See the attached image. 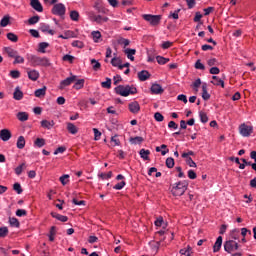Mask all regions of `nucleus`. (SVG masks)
<instances>
[{
  "label": "nucleus",
  "instance_id": "4468645a",
  "mask_svg": "<svg viewBox=\"0 0 256 256\" xmlns=\"http://www.w3.org/2000/svg\"><path fill=\"white\" fill-rule=\"evenodd\" d=\"M0 139L2 141H9L11 139V131L9 129H2L0 131Z\"/></svg>",
  "mask_w": 256,
  "mask_h": 256
},
{
  "label": "nucleus",
  "instance_id": "72a5a7b5",
  "mask_svg": "<svg viewBox=\"0 0 256 256\" xmlns=\"http://www.w3.org/2000/svg\"><path fill=\"white\" fill-rule=\"evenodd\" d=\"M34 147H45V138H37L35 141H34Z\"/></svg>",
  "mask_w": 256,
  "mask_h": 256
},
{
  "label": "nucleus",
  "instance_id": "2f4dec72",
  "mask_svg": "<svg viewBox=\"0 0 256 256\" xmlns=\"http://www.w3.org/2000/svg\"><path fill=\"white\" fill-rule=\"evenodd\" d=\"M49 47V43L47 42H40L38 44V53H46L45 49Z\"/></svg>",
  "mask_w": 256,
  "mask_h": 256
},
{
  "label": "nucleus",
  "instance_id": "de8ad7c7",
  "mask_svg": "<svg viewBox=\"0 0 256 256\" xmlns=\"http://www.w3.org/2000/svg\"><path fill=\"white\" fill-rule=\"evenodd\" d=\"M10 77H12V79H19L21 72H19V70H12L10 71Z\"/></svg>",
  "mask_w": 256,
  "mask_h": 256
},
{
  "label": "nucleus",
  "instance_id": "6e6d98bb",
  "mask_svg": "<svg viewBox=\"0 0 256 256\" xmlns=\"http://www.w3.org/2000/svg\"><path fill=\"white\" fill-rule=\"evenodd\" d=\"M60 183H62V185H67V183H69V175L64 174L63 176H61Z\"/></svg>",
  "mask_w": 256,
  "mask_h": 256
},
{
  "label": "nucleus",
  "instance_id": "58836bf2",
  "mask_svg": "<svg viewBox=\"0 0 256 256\" xmlns=\"http://www.w3.org/2000/svg\"><path fill=\"white\" fill-rule=\"evenodd\" d=\"M91 65L94 71H99V69H101V63H99V61H97L96 59L91 60Z\"/></svg>",
  "mask_w": 256,
  "mask_h": 256
},
{
  "label": "nucleus",
  "instance_id": "a211bd4d",
  "mask_svg": "<svg viewBox=\"0 0 256 256\" xmlns=\"http://www.w3.org/2000/svg\"><path fill=\"white\" fill-rule=\"evenodd\" d=\"M40 31H42V33H48L49 35H55V30H52L49 24H41Z\"/></svg>",
  "mask_w": 256,
  "mask_h": 256
},
{
  "label": "nucleus",
  "instance_id": "4d7b16f0",
  "mask_svg": "<svg viewBox=\"0 0 256 256\" xmlns=\"http://www.w3.org/2000/svg\"><path fill=\"white\" fill-rule=\"evenodd\" d=\"M0 25L2 27H7V25H9V16H4L0 21Z\"/></svg>",
  "mask_w": 256,
  "mask_h": 256
},
{
  "label": "nucleus",
  "instance_id": "a18cd8bd",
  "mask_svg": "<svg viewBox=\"0 0 256 256\" xmlns=\"http://www.w3.org/2000/svg\"><path fill=\"white\" fill-rule=\"evenodd\" d=\"M130 43H131V41H129V39H126V38L118 39V44L124 45V47H129Z\"/></svg>",
  "mask_w": 256,
  "mask_h": 256
},
{
  "label": "nucleus",
  "instance_id": "39448f33",
  "mask_svg": "<svg viewBox=\"0 0 256 256\" xmlns=\"http://www.w3.org/2000/svg\"><path fill=\"white\" fill-rule=\"evenodd\" d=\"M239 249V243L234 240H228L224 243V251L226 253H233V251H237Z\"/></svg>",
  "mask_w": 256,
  "mask_h": 256
},
{
  "label": "nucleus",
  "instance_id": "f3484780",
  "mask_svg": "<svg viewBox=\"0 0 256 256\" xmlns=\"http://www.w3.org/2000/svg\"><path fill=\"white\" fill-rule=\"evenodd\" d=\"M51 216L54 219H57L58 221H61L62 223H67V221H69V217L67 216H63L57 212H51Z\"/></svg>",
  "mask_w": 256,
  "mask_h": 256
},
{
  "label": "nucleus",
  "instance_id": "e2e57ef3",
  "mask_svg": "<svg viewBox=\"0 0 256 256\" xmlns=\"http://www.w3.org/2000/svg\"><path fill=\"white\" fill-rule=\"evenodd\" d=\"M186 163L187 165H189V167H197V164L195 163V161H193V158L191 157H188L186 159Z\"/></svg>",
  "mask_w": 256,
  "mask_h": 256
},
{
  "label": "nucleus",
  "instance_id": "2eb2a0df",
  "mask_svg": "<svg viewBox=\"0 0 256 256\" xmlns=\"http://www.w3.org/2000/svg\"><path fill=\"white\" fill-rule=\"evenodd\" d=\"M40 125L43 129H53V127H55V121L51 120H42L40 122Z\"/></svg>",
  "mask_w": 256,
  "mask_h": 256
},
{
  "label": "nucleus",
  "instance_id": "9d476101",
  "mask_svg": "<svg viewBox=\"0 0 256 256\" xmlns=\"http://www.w3.org/2000/svg\"><path fill=\"white\" fill-rule=\"evenodd\" d=\"M212 85H216V87H222V89L225 88V81L223 79L219 78L218 76H212Z\"/></svg>",
  "mask_w": 256,
  "mask_h": 256
},
{
  "label": "nucleus",
  "instance_id": "c85d7f7f",
  "mask_svg": "<svg viewBox=\"0 0 256 256\" xmlns=\"http://www.w3.org/2000/svg\"><path fill=\"white\" fill-rule=\"evenodd\" d=\"M111 65L113 67H118V69H120V71H122V69H123V66H121V60L119 58H116V57L112 58Z\"/></svg>",
  "mask_w": 256,
  "mask_h": 256
},
{
  "label": "nucleus",
  "instance_id": "603ef678",
  "mask_svg": "<svg viewBox=\"0 0 256 256\" xmlns=\"http://www.w3.org/2000/svg\"><path fill=\"white\" fill-rule=\"evenodd\" d=\"M94 141H99L101 139V132L97 128H93Z\"/></svg>",
  "mask_w": 256,
  "mask_h": 256
},
{
  "label": "nucleus",
  "instance_id": "0eeeda50",
  "mask_svg": "<svg viewBox=\"0 0 256 256\" xmlns=\"http://www.w3.org/2000/svg\"><path fill=\"white\" fill-rule=\"evenodd\" d=\"M239 132L242 137H250V135L253 133V126H249L247 124H241L239 126Z\"/></svg>",
  "mask_w": 256,
  "mask_h": 256
},
{
  "label": "nucleus",
  "instance_id": "a878e982",
  "mask_svg": "<svg viewBox=\"0 0 256 256\" xmlns=\"http://www.w3.org/2000/svg\"><path fill=\"white\" fill-rule=\"evenodd\" d=\"M143 141H145V139L141 136H136V137L130 138V143L132 145H141V143H143Z\"/></svg>",
  "mask_w": 256,
  "mask_h": 256
},
{
  "label": "nucleus",
  "instance_id": "e433bc0d",
  "mask_svg": "<svg viewBox=\"0 0 256 256\" xmlns=\"http://www.w3.org/2000/svg\"><path fill=\"white\" fill-rule=\"evenodd\" d=\"M94 43H99V39H101V32L93 31L91 33Z\"/></svg>",
  "mask_w": 256,
  "mask_h": 256
},
{
  "label": "nucleus",
  "instance_id": "8fccbe9b",
  "mask_svg": "<svg viewBox=\"0 0 256 256\" xmlns=\"http://www.w3.org/2000/svg\"><path fill=\"white\" fill-rule=\"evenodd\" d=\"M25 163L20 164L18 167L15 168L16 175H21L23 173V169H25Z\"/></svg>",
  "mask_w": 256,
  "mask_h": 256
},
{
  "label": "nucleus",
  "instance_id": "f8f14e48",
  "mask_svg": "<svg viewBox=\"0 0 256 256\" xmlns=\"http://www.w3.org/2000/svg\"><path fill=\"white\" fill-rule=\"evenodd\" d=\"M93 21H95V23H98V25H103V23H107V21H109V17L102 15H94Z\"/></svg>",
  "mask_w": 256,
  "mask_h": 256
},
{
  "label": "nucleus",
  "instance_id": "a19ab883",
  "mask_svg": "<svg viewBox=\"0 0 256 256\" xmlns=\"http://www.w3.org/2000/svg\"><path fill=\"white\" fill-rule=\"evenodd\" d=\"M166 167H168V169H173V167H175V159L169 157L166 159Z\"/></svg>",
  "mask_w": 256,
  "mask_h": 256
},
{
  "label": "nucleus",
  "instance_id": "052dcab7",
  "mask_svg": "<svg viewBox=\"0 0 256 256\" xmlns=\"http://www.w3.org/2000/svg\"><path fill=\"white\" fill-rule=\"evenodd\" d=\"M99 177L101 179H111V177H113V172L110 171L108 173H101Z\"/></svg>",
  "mask_w": 256,
  "mask_h": 256
},
{
  "label": "nucleus",
  "instance_id": "4be33fe9",
  "mask_svg": "<svg viewBox=\"0 0 256 256\" xmlns=\"http://www.w3.org/2000/svg\"><path fill=\"white\" fill-rule=\"evenodd\" d=\"M5 53H7L8 57H11L12 59H15V57L18 55L19 52H17L15 49L11 47H4Z\"/></svg>",
  "mask_w": 256,
  "mask_h": 256
},
{
  "label": "nucleus",
  "instance_id": "774afa93",
  "mask_svg": "<svg viewBox=\"0 0 256 256\" xmlns=\"http://www.w3.org/2000/svg\"><path fill=\"white\" fill-rule=\"evenodd\" d=\"M29 33H30V35H32V37H35L36 39H39V37H40L39 31H37L35 29H30Z\"/></svg>",
  "mask_w": 256,
  "mask_h": 256
},
{
  "label": "nucleus",
  "instance_id": "09e8293b",
  "mask_svg": "<svg viewBox=\"0 0 256 256\" xmlns=\"http://www.w3.org/2000/svg\"><path fill=\"white\" fill-rule=\"evenodd\" d=\"M9 223H10L11 227L19 228L20 223H19V220L17 218H10Z\"/></svg>",
  "mask_w": 256,
  "mask_h": 256
},
{
  "label": "nucleus",
  "instance_id": "4c0bfd02",
  "mask_svg": "<svg viewBox=\"0 0 256 256\" xmlns=\"http://www.w3.org/2000/svg\"><path fill=\"white\" fill-rule=\"evenodd\" d=\"M199 117H200L201 123H207L209 121V117L207 116V113L203 111L199 112Z\"/></svg>",
  "mask_w": 256,
  "mask_h": 256
},
{
  "label": "nucleus",
  "instance_id": "ea45409f",
  "mask_svg": "<svg viewBox=\"0 0 256 256\" xmlns=\"http://www.w3.org/2000/svg\"><path fill=\"white\" fill-rule=\"evenodd\" d=\"M70 19L72 21H79V12L77 10H72L70 12Z\"/></svg>",
  "mask_w": 256,
  "mask_h": 256
},
{
  "label": "nucleus",
  "instance_id": "f257e3e1",
  "mask_svg": "<svg viewBox=\"0 0 256 256\" xmlns=\"http://www.w3.org/2000/svg\"><path fill=\"white\" fill-rule=\"evenodd\" d=\"M27 61L31 67H51V62L47 57H39L37 55L28 54Z\"/></svg>",
  "mask_w": 256,
  "mask_h": 256
},
{
  "label": "nucleus",
  "instance_id": "13d9d810",
  "mask_svg": "<svg viewBox=\"0 0 256 256\" xmlns=\"http://www.w3.org/2000/svg\"><path fill=\"white\" fill-rule=\"evenodd\" d=\"M154 119L156 121H158L159 123H161V121H163L165 119V117L163 116V114H161L160 112H156L154 114Z\"/></svg>",
  "mask_w": 256,
  "mask_h": 256
},
{
  "label": "nucleus",
  "instance_id": "c9c22d12",
  "mask_svg": "<svg viewBox=\"0 0 256 256\" xmlns=\"http://www.w3.org/2000/svg\"><path fill=\"white\" fill-rule=\"evenodd\" d=\"M84 85H85L84 79L77 80V82L73 86V89H76V90L83 89Z\"/></svg>",
  "mask_w": 256,
  "mask_h": 256
},
{
  "label": "nucleus",
  "instance_id": "393cba45",
  "mask_svg": "<svg viewBox=\"0 0 256 256\" xmlns=\"http://www.w3.org/2000/svg\"><path fill=\"white\" fill-rule=\"evenodd\" d=\"M46 93H47V87L44 86L43 88L37 89L34 92V95L35 97L41 98V97H45Z\"/></svg>",
  "mask_w": 256,
  "mask_h": 256
},
{
  "label": "nucleus",
  "instance_id": "6e6552de",
  "mask_svg": "<svg viewBox=\"0 0 256 256\" xmlns=\"http://www.w3.org/2000/svg\"><path fill=\"white\" fill-rule=\"evenodd\" d=\"M77 81V76H71L68 77L60 82L59 89H63L64 87H69L72 83H75Z\"/></svg>",
  "mask_w": 256,
  "mask_h": 256
},
{
  "label": "nucleus",
  "instance_id": "7c9ffc66",
  "mask_svg": "<svg viewBox=\"0 0 256 256\" xmlns=\"http://www.w3.org/2000/svg\"><path fill=\"white\" fill-rule=\"evenodd\" d=\"M16 146L18 149H25V137L19 136Z\"/></svg>",
  "mask_w": 256,
  "mask_h": 256
},
{
  "label": "nucleus",
  "instance_id": "79ce46f5",
  "mask_svg": "<svg viewBox=\"0 0 256 256\" xmlns=\"http://www.w3.org/2000/svg\"><path fill=\"white\" fill-rule=\"evenodd\" d=\"M13 63L14 65L25 63V58H23V56H19V54H16V56L14 57Z\"/></svg>",
  "mask_w": 256,
  "mask_h": 256
},
{
  "label": "nucleus",
  "instance_id": "ddd939ff",
  "mask_svg": "<svg viewBox=\"0 0 256 256\" xmlns=\"http://www.w3.org/2000/svg\"><path fill=\"white\" fill-rule=\"evenodd\" d=\"M30 5L35 11H38V13H43V5H41L39 0H31Z\"/></svg>",
  "mask_w": 256,
  "mask_h": 256
},
{
  "label": "nucleus",
  "instance_id": "bf43d9fd",
  "mask_svg": "<svg viewBox=\"0 0 256 256\" xmlns=\"http://www.w3.org/2000/svg\"><path fill=\"white\" fill-rule=\"evenodd\" d=\"M195 69H199L200 71H205V65H203V63H201V60L196 61Z\"/></svg>",
  "mask_w": 256,
  "mask_h": 256
},
{
  "label": "nucleus",
  "instance_id": "37998d69",
  "mask_svg": "<svg viewBox=\"0 0 256 256\" xmlns=\"http://www.w3.org/2000/svg\"><path fill=\"white\" fill-rule=\"evenodd\" d=\"M103 89H111V78H106V81L101 83Z\"/></svg>",
  "mask_w": 256,
  "mask_h": 256
},
{
  "label": "nucleus",
  "instance_id": "5701e85b",
  "mask_svg": "<svg viewBox=\"0 0 256 256\" xmlns=\"http://www.w3.org/2000/svg\"><path fill=\"white\" fill-rule=\"evenodd\" d=\"M67 130L71 133V135H77V133H79L77 126L71 122L67 123Z\"/></svg>",
  "mask_w": 256,
  "mask_h": 256
},
{
  "label": "nucleus",
  "instance_id": "f704fd0d",
  "mask_svg": "<svg viewBox=\"0 0 256 256\" xmlns=\"http://www.w3.org/2000/svg\"><path fill=\"white\" fill-rule=\"evenodd\" d=\"M156 61L159 65H165L169 63V58H165L163 56H156Z\"/></svg>",
  "mask_w": 256,
  "mask_h": 256
},
{
  "label": "nucleus",
  "instance_id": "423d86ee",
  "mask_svg": "<svg viewBox=\"0 0 256 256\" xmlns=\"http://www.w3.org/2000/svg\"><path fill=\"white\" fill-rule=\"evenodd\" d=\"M65 12H66V8H65V4L63 3L55 4L52 8L53 15H58L59 17H63V15H65Z\"/></svg>",
  "mask_w": 256,
  "mask_h": 256
},
{
  "label": "nucleus",
  "instance_id": "69168bd1",
  "mask_svg": "<svg viewBox=\"0 0 256 256\" xmlns=\"http://www.w3.org/2000/svg\"><path fill=\"white\" fill-rule=\"evenodd\" d=\"M62 59H63V61H68L69 63H73L75 57H73L72 55L66 54V55L63 56Z\"/></svg>",
  "mask_w": 256,
  "mask_h": 256
},
{
  "label": "nucleus",
  "instance_id": "c756f323",
  "mask_svg": "<svg viewBox=\"0 0 256 256\" xmlns=\"http://www.w3.org/2000/svg\"><path fill=\"white\" fill-rule=\"evenodd\" d=\"M149 155H151V151L145 149L140 150V157L144 159V161H149Z\"/></svg>",
  "mask_w": 256,
  "mask_h": 256
},
{
  "label": "nucleus",
  "instance_id": "20e7f679",
  "mask_svg": "<svg viewBox=\"0 0 256 256\" xmlns=\"http://www.w3.org/2000/svg\"><path fill=\"white\" fill-rule=\"evenodd\" d=\"M144 21H147L152 27H157L161 23V15L144 14L142 15Z\"/></svg>",
  "mask_w": 256,
  "mask_h": 256
},
{
  "label": "nucleus",
  "instance_id": "680f3d73",
  "mask_svg": "<svg viewBox=\"0 0 256 256\" xmlns=\"http://www.w3.org/2000/svg\"><path fill=\"white\" fill-rule=\"evenodd\" d=\"M72 47H78V49H83L84 45L81 41L75 40L72 42Z\"/></svg>",
  "mask_w": 256,
  "mask_h": 256
},
{
  "label": "nucleus",
  "instance_id": "338daca9",
  "mask_svg": "<svg viewBox=\"0 0 256 256\" xmlns=\"http://www.w3.org/2000/svg\"><path fill=\"white\" fill-rule=\"evenodd\" d=\"M237 235H239V229H234V230H232V232H231V234H230V237H231L232 239L237 240V239H239V237H237Z\"/></svg>",
  "mask_w": 256,
  "mask_h": 256
},
{
  "label": "nucleus",
  "instance_id": "6ab92c4d",
  "mask_svg": "<svg viewBox=\"0 0 256 256\" xmlns=\"http://www.w3.org/2000/svg\"><path fill=\"white\" fill-rule=\"evenodd\" d=\"M13 99H15V101H21V99H23V91H21L19 86H17L14 90Z\"/></svg>",
  "mask_w": 256,
  "mask_h": 256
},
{
  "label": "nucleus",
  "instance_id": "5fc2aeb1",
  "mask_svg": "<svg viewBox=\"0 0 256 256\" xmlns=\"http://www.w3.org/2000/svg\"><path fill=\"white\" fill-rule=\"evenodd\" d=\"M111 143H114L113 147L121 145V141L117 138V135L111 137Z\"/></svg>",
  "mask_w": 256,
  "mask_h": 256
},
{
  "label": "nucleus",
  "instance_id": "864d4df0",
  "mask_svg": "<svg viewBox=\"0 0 256 256\" xmlns=\"http://www.w3.org/2000/svg\"><path fill=\"white\" fill-rule=\"evenodd\" d=\"M126 183L125 181H121L119 183H117L116 185L113 186V189H115L116 191H121V189H123V187H125Z\"/></svg>",
  "mask_w": 256,
  "mask_h": 256
},
{
  "label": "nucleus",
  "instance_id": "3c124183",
  "mask_svg": "<svg viewBox=\"0 0 256 256\" xmlns=\"http://www.w3.org/2000/svg\"><path fill=\"white\" fill-rule=\"evenodd\" d=\"M13 189L14 191H16V193H18V195H21V193H23V188H21V184L19 183H15L13 185Z\"/></svg>",
  "mask_w": 256,
  "mask_h": 256
},
{
  "label": "nucleus",
  "instance_id": "9b49d317",
  "mask_svg": "<svg viewBox=\"0 0 256 256\" xmlns=\"http://www.w3.org/2000/svg\"><path fill=\"white\" fill-rule=\"evenodd\" d=\"M223 245V237L219 236L216 239V242L213 245V252L214 253H219V251H221V246Z\"/></svg>",
  "mask_w": 256,
  "mask_h": 256
},
{
  "label": "nucleus",
  "instance_id": "0e129e2a",
  "mask_svg": "<svg viewBox=\"0 0 256 256\" xmlns=\"http://www.w3.org/2000/svg\"><path fill=\"white\" fill-rule=\"evenodd\" d=\"M16 215H17V217H25L27 215V210L18 209L16 211Z\"/></svg>",
  "mask_w": 256,
  "mask_h": 256
},
{
  "label": "nucleus",
  "instance_id": "7ed1b4c3",
  "mask_svg": "<svg viewBox=\"0 0 256 256\" xmlns=\"http://www.w3.org/2000/svg\"><path fill=\"white\" fill-rule=\"evenodd\" d=\"M187 187H189V183H187V181H180L172 187L171 193L174 197H181V195H184L187 191Z\"/></svg>",
  "mask_w": 256,
  "mask_h": 256
},
{
  "label": "nucleus",
  "instance_id": "412c9836",
  "mask_svg": "<svg viewBox=\"0 0 256 256\" xmlns=\"http://www.w3.org/2000/svg\"><path fill=\"white\" fill-rule=\"evenodd\" d=\"M28 79H30L31 81H37V79H39V71L37 70H28Z\"/></svg>",
  "mask_w": 256,
  "mask_h": 256
},
{
  "label": "nucleus",
  "instance_id": "b1692460",
  "mask_svg": "<svg viewBox=\"0 0 256 256\" xmlns=\"http://www.w3.org/2000/svg\"><path fill=\"white\" fill-rule=\"evenodd\" d=\"M125 55H127V58L130 59V61H135V57L133 55H135L137 53V50L135 49H131V48H127L124 51Z\"/></svg>",
  "mask_w": 256,
  "mask_h": 256
},
{
  "label": "nucleus",
  "instance_id": "1a4fd4ad",
  "mask_svg": "<svg viewBox=\"0 0 256 256\" xmlns=\"http://www.w3.org/2000/svg\"><path fill=\"white\" fill-rule=\"evenodd\" d=\"M128 109H129L130 113L137 115V113H139V111H141V106L139 105V102L134 101L128 105Z\"/></svg>",
  "mask_w": 256,
  "mask_h": 256
},
{
  "label": "nucleus",
  "instance_id": "bb28decb",
  "mask_svg": "<svg viewBox=\"0 0 256 256\" xmlns=\"http://www.w3.org/2000/svg\"><path fill=\"white\" fill-rule=\"evenodd\" d=\"M202 98L204 101H209V99H211V95L207 93V84L202 85Z\"/></svg>",
  "mask_w": 256,
  "mask_h": 256
},
{
  "label": "nucleus",
  "instance_id": "f03ea898",
  "mask_svg": "<svg viewBox=\"0 0 256 256\" xmlns=\"http://www.w3.org/2000/svg\"><path fill=\"white\" fill-rule=\"evenodd\" d=\"M114 91L117 95H121V97H129V95L137 93V88L133 85H119Z\"/></svg>",
  "mask_w": 256,
  "mask_h": 256
},
{
  "label": "nucleus",
  "instance_id": "dca6fc26",
  "mask_svg": "<svg viewBox=\"0 0 256 256\" xmlns=\"http://www.w3.org/2000/svg\"><path fill=\"white\" fill-rule=\"evenodd\" d=\"M163 87H161V85L159 84H153L151 86V93L152 95H161V93H163Z\"/></svg>",
  "mask_w": 256,
  "mask_h": 256
},
{
  "label": "nucleus",
  "instance_id": "c03bdc74",
  "mask_svg": "<svg viewBox=\"0 0 256 256\" xmlns=\"http://www.w3.org/2000/svg\"><path fill=\"white\" fill-rule=\"evenodd\" d=\"M9 235V229L7 227L0 228V238H5Z\"/></svg>",
  "mask_w": 256,
  "mask_h": 256
},
{
  "label": "nucleus",
  "instance_id": "473e14b6",
  "mask_svg": "<svg viewBox=\"0 0 256 256\" xmlns=\"http://www.w3.org/2000/svg\"><path fill=\"white\" fill-rule=\"evenodd\" d=\"M7 39L9 41H12V43H17L19 41V37L17 35H15V33H13V32H9L7 34Z\"/></svg>",
  "mask_w": 256,
  "mask_h": 256
},
{
  "label": "nucleus",
  "instance_id": "aec40b11",
  "mask_svg": "<svg viewBox=\"0 0 256 256\" xmlns=\"http://www.w3.org/2000/svg\"><path fill=\"white\" fill-rule=\"evenodd\" d=\"M150 77H151V74H149V71L147 70H142L138 72V79L140 81H147V79H149Z\"/></svg>",
  "mask_w": 256,
  "mask_h": 256
},
{
  "label": "nucleus",
  "instance_id": "cd10ccee",
  "mask_svg": "<svg viewBox=\"0 0 256 256\" xmlns=\"http://www.w3.org/2000/svg\"><path fill=\"white\" fill-rule=\"evenodd\" d=\"M16 117H17L18 121H22V122L29 120V114H27V112H19L16 115Z\"/></svg>",
  "mask_w": 256,
  "mask_h": 256
},
{
  "label": "nucleus",
  "instance_id": "49530a36",
  "mask_svg": "<svg viewBox=\"0 0 256 256\" xmlns=\"http://www.w3.org/2000/svg\"><path fill=\"white\" fill-rule=\"evenodd\" d=\"M39 15L33 16L30 19H28L29 25H36V23H39Z\"/></svg>",
  "mask_w": 256,
  "mask_h": 256
}]
</instances>
